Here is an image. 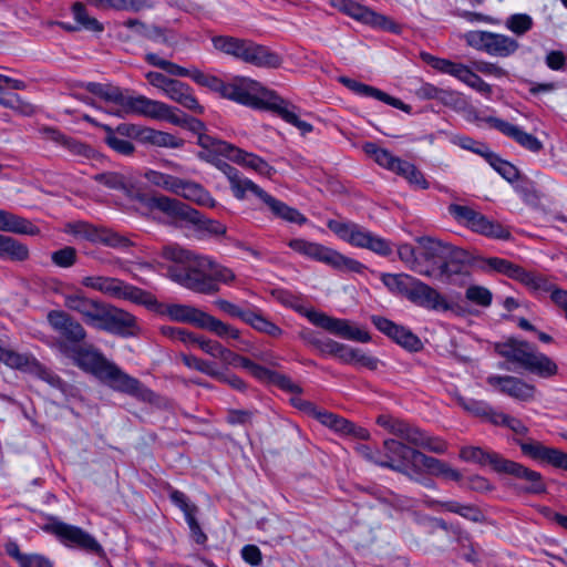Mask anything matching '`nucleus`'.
Returning a JSON list of instances; mask_svg holds the SVG:
<instances>
[{"instance_id":"c9c22d12","label":"nucleus","mask_w":567,"mask_h":567,"mask_svg":"<svg viewBox=\"0 0 567 567\" xmlns=\"http://www.w3.org/2000/svg\"><path fill=\"white\" fill-rule=\"evenodd\" d=\"M472 231L480 235L508 240L511 239V231L497 221L488 219L485 215L478 213L475 221L470 228Z\"/></svg>"},{"instance_id":"6e6552de","label":"nucleus","mask_w":567,"mask_h":567,"mask_svg":"<svg viewBox=\"0 0 567 567\" xmlns=\"http://www.w3.org/2000/svg\"><path fill=\"white\" fill-rule=\"evenodd\" d=\"M327 226L339 238L353 246L370 249L381 256H388L392 252L389 241L373 235L355 223L330 219Z\"/></svg>"},{"instance_id":"393cba45","label":"nucleus","mask_w":567,"mask_h":567,"mask_svg":"<svg viewBox=\"0 0 567 567\" xmlns=\"http://www.w3.org/2000/svg\"><path fill=\"white\" fill-rule=\"evenodd\" d=\"M340 82L358 95L377 99L388 105L402 110L406 113H409L411 110V106L403 103L400 99L393 97L374 86L358 82L347 76L340 78Z\"/></svg>"},{"instance_id":"e2e57ef3","label":"nucleus","mask_w":567,"mask_h":567,"mask_svg":"<svg viewBox=\"0 0 567 567\" xmlns=\"http://www.w3.org/2000/svg\"><path fill=\"white\" fill-rule=\"evenodd\" d=\"M455 399L458 405L475 416L484 417L489 412V404L485 401L466 399L460 394L455 395Z\"/></svg>"},{"instance_id":"4468645a","label":"nucleus","mask_w":567,"mask_h":567,"mask_svg":"<svg viewBox=\"0 0 567 567\" xmlns=\"http://www.w3.org/2000/svg\"><path fill=\"white\" fill-rule=\"evenodd\" d=\"M44 530L53 534L65 546L78 547L92 553L101 550V545L96 539L78 526L52 520L44 526Z\"/></svg>"},{"instance_id":"2eb2a0df","label":"nucleus","mask_w":567,"mask_h":567,"mask_svg":"<svg viewBox=\"0 0 567 567\" xmlns=\"http://www.w3.org/2000/svg\"><path fill=\"white\" fill-rule=\"evenodd\" d=\"M307 318L315 326L347 340L369 342L371 339L367 331L352 326L347 319L333 318L320 311H310Z\"/></svg>"},{"instance_id":"a878e982","label":"nucleus","mask_w":567,"mask_h":567,"mask_svg":"<svg viewBox=\"0 0 567 567\" xmlns=\"http://www.w3.org/2000/svg\"><path fill=\"white\" fill-rule=\"evenodd\" d=\"M495 350L508 362L525 369L535 347L523 340L508 339L505 342L497 343Z\"/></svg>"},{"instance_id":"c85d7f7f","label":"nucleus","mask_w":567,"mask_h":567,"mask_svg":"<svg viewBox=\"0 0 567 567\" xmlns=\"http://www.w3.org/2000/svg\"><path fill=\"white\" fill-rule=\"evenodd\" d=\"M460 457L465 462L480 464L482 466L489 465L495 472L502 473L507 458L501 454L483 450L478 446H465L460 451Z\"/></svg>"},{"instance_id":"052dcab7","label":"nucleus","mask_w":567,"mask_h":567,"mask_svg":"<svg viewBox=\"0 0 567 567\" xmlns=\"http://www.w3.org/2000/svg\"><path fill=\"white\" fill-rule=\"evenodd\" d=\"M209 277L217 288V292L219 291V284L230 285L236 279V275L230 268L219 265L215 260H213Z\"/></svg>"},{"instance_id":"13d9d810","label":"nucleus","mask_w":567,"mask_h":567,"mask_svg":"<svg viewBox=\"0 0 567 567\" xmlns=\"http://www.w3.org/2000/svg\"><path fill=\"white\" fill-rule=\"evenodd\" d=\"M523 285L534 291L549 292L550 296L553 295V290L557 289V286L548 278L533 271H527Z\"/></svg>"},{"instance_id":"e433bc0d","label":"nucleus","mask_w":567,"mask_h":567,"mask_svg":"<svg viewBox=\"0 0 567 567\" xmlns=\"http://www.w3.org/2000/svg\"><path fill=\"white\" fill-rule=\"evenodd\" d=\"M525 370L540 378L548 379L557 374V364L546 354L533 351Z\"/></svg>"},{"instance_id":"f03ea898","label":"nucleus","mask_w":567,"mask_h":567,"mask_svg":"<svg viewBox=\"0 0 567 567\" xmlns=\"http://www.w3.org/2000/svg\"><path fill=\"white\" fill-rule=\"evenodd\" d=\"M63 300L64 306L81 315L83 321L89 326L123 337L135 333L136 318L123 309L89 298L81 290L65 293Z\"/></svg>"},{"instance_id":"de8ad7c7","label":"nucleus","mask_w":567,"mask_h":567,"mask_svg":"<svg viewBox=\"0 0 567 567\" xmlns=\"http://www.w3.org/2000/svg\"><path fill=\"white\" fill-rule=\"evenodd\" d=\"M0 361L6 365L18 369L29 370L35 364V360L27 354L18 353L10 349H4L0 346Z\"/></svg>"},{"instance_id":"b1692460","label":"nucleus","mask_w":567,"mask_h":567,"mask_svg":"<svg viewBox=\"0 0 567 567\" xmlns=\"http://www.w3.org/2000/svg\"><path fill=\"white\" fill-rule=\"evenodd\" d=\"M502 474H508L516 478L526 481L527 485L522 488L528 494H542L546 492V485L542 474L524 466L520 463L507 460L503 467Z\"/></svg>"},{"instance_id":"7c9ffc66","label":"nucleus","mask_w":567,"mask_h":567,"mask_svg":"<svg viewBox=\"0 0 567 567\" xmlns=\"http://www.w3.org/2000/svg\"><path fill=\"white\" fill-rule=\"evenodd\" d=\"M228 158L246 168L252 169L262 176L270 177L276 171L260 156L248 153L241 148L233 146Z\"/></svg>"},{"instance_id":"c756f323","label":"nucleus","mask_w":567,"mask_h":567,"mask_svg":"<svg viewBox=\"0 0 567 567\" xmlns=\"http://www.w3.org/2000/svg\"><path fill=\"white\" fill-rule=\"evenodd\" d=\"M161 104V101L152 100L144 95L124 94L120 106L125 114H136L156 120Z\"/></svg>"},{"instance_id":"a18cd8bd","label":"nucleus","mask_w":567,"mask_h":567,"mask_svg":"<svg viewBox=\"0 0 567 567\" xmlns=\"http://www.w3.org/2000/svg\"><path fill=\"white\" fill-rule=\"evenodd\" d=\"M486 162L508 183H514L519 177V171L512 163L501 158L493 152L485 154Z\"/></svg>"},{"instance_id":"bf43d9fd","label":"nucleus","mask_w":567,"mask_h":567,"mask_svg":"<svg viewBox=\"0 0 567 567\" xmlns=\"http://www.w3.org/2000/svg\"><path fill=\"white\" fill-rule=\"evenodd\" d=\"M449 213L457 223L470 229L480 212H476L468 206L451 204L449 206Z\"/></svg>"},{"instance_id":"4c0bfd02","label":"nucleus","mask_w":567,"mask_h":567,"mask_svg":"<svg viewBox=\"0 0 567 567\" xmlns=\"http://www.w3.org/2000/svg\"><path fill=\"white\" fill-rule=\"evenodd\" d=\"M0 258L24 261L29 258V248L17 239L0 234Z\"/></svg>"},{"instance_id":"72a5a7b5","label":"nucleus","mask_w":567,"mask_h":567,"mask_svg":"<svg viewBox=\"0 0 567 567\" xmlns=\"http://www.w3.org/2000/svg\"><path fill=\"white\" fill-rule=\"evenodd\" d=\"M47 134L49 140L64 147L73 156L80 158H91L94 154L93 148H91L85 143L66 136L56 130L50 128L47 131Z\"/></svg>"},{"instance_id":"bb28decb","label":"nucleus","mask_w":567,"mask_h":567,"mask_svg":"<svg viewBox=\"0 0 567 567\" xmlns=\"http://www.w3.org/2000/svg\"><path fill=\"white\" fill-rule=\"evenodd\" d=\"M416 243L419 244V256L427 262L442 261L447 262L446 259L453 256V246L443 243L433 237H417Z\"/></svg>"},{"instance_id":"aec40b11","label":"nucleus","mask_w":567,"mask_h":567,"mask_svg":"<svg viewBox=\"0 0 567 567\" xmlns=\"http://www.w3.org/2000/svg\"><path fill=\"white\" fill-rule=\"evenodd\" d=\"M371 321L379 331L391 338L401 347L410 351H417L422 348L421 340L405 327L399 326L381 316H372Z\"/></svg>"},{"instance_id":"0eeeda50","label":"nucleus","mask_w":567,"mask_h":567,"mask_svg":"<svg viewBox=\"0 0 567 567\" xmlns=\"http://www.w3.org/2000/svg\"><path fill=\"white\" fill-rule=\"evenodd\" d=\"M377 423L389 433L400 437L409 444L427 450L436 454H443L446 451V443L440 437L427 435L420 427L408 423L404 420L389 414L379 415Z\"/></svg>"},{"instance_id":"9b49d317","label":"nucleus","mask_w":567,"mask_h":567,"mask_svg":"<svg viewBox=\"0 0 567 567\" xmlns=\"http://www.w3.org/2000/svg\"><path fill=\"white\" fill-rule=\"evenodd\" d=\"M464 38L470 47L494 56H509L519 48L518 41L514 38L489 31H470Z\"/></svg>"},{"instance_id":"5701e85b","label":"nucleus","mask_w":567,"mask_h":567,"mask_svg":"<svg viewBox=\"0 0 567 567\" xmlns=\"http://www.w3.org/2000/svg\"><path fill=\"white\" fill-rule=\"evenodd\" d=\"M155 313L166 316L172 321L190 323L200 328L206 312L190 305L159 302Z\"/></svg>"},{"instance_id":"3c124183","label":"nucleus","mask_w":567,"mask_h":567,"mask_svg":"<svg viewBox=\"0 0 567 567\" xmlns=\"http://www.w3.org/2000/svg\"><path fill=\"white\" fill-rule=\"evenodd\" d=\"M145 60L155 68H159L173 76H189L190 70L183 68L174 62L162 59L156 53H146Z\"/></svg>"},{"instance_id":"774afa93","label":"nucleus","mask_w":567,"mask_h":567,"mask_svg":"<svg viewBox=\"0 0 567 567\" xmlns=\"http://www.w3.org/2000/svg\"><path fill=\"white\" fill-rule=\"evenodd\" d=\"M78 259V252L74 247L66 246L62 249H59L56 251H53L51 254V260L52 262L61 268H70L72 267Z\"/></svg>"},{"instance_id":"9d476101","label":"nucleus","mask_w":567,"mask_h":567,"mask_svg":"<svg viewBox=\"0 0 567 567\" xmlns=\"http://www.w3.org/2000/svg\"><path fill=\"white\" fill-rule=\"evenodd\" d=\"M289 247L296 252L323 262L336 269H349L359 272L363 269V265L354 259L344 257L340 252L318 243L308 241L306 239L296 238L288 243Z\"/></svg>"},{"instance_id":"4be33fe9","label":"nucleus","mask_w":567,"mask_h":567,"mask_svg":"<svg viewBox=\"0 0 567 567\" xmlns=\"http://www.w3.org/2000/svg\"><path fill=\"white\" fill-rule=\"evenodd\" d=\"M486 121L494 128L507 137L513 138L517 144H519L525 150H528L529 152L538 153L544 147L543 143L536 136L523 131L520 127L514 124L493 116L488 117Z\"/></svg>"},{"instance_id":"603ef678","label":"nucleus","mask_w":567,"mask_h":567,"mask_svg":"<svg viewBox=\"0 0 567 567\" xmlns=\"http://www.w3.org/2000/svg\"><path fill=\"white\" fill-rule=\"evenodd\" d=\"M363 151L367 155L371 156L380 166L391 171L393 168V165L396 156L392 155L388 150L379 147L373 142H367L363 145Z\"/></svg>"},{"instance_id":"338daca9","label":"nucleus","mask_w":567,"mask_h":567,"mask_svg":"<svg viewBox=\"0 0 567 567\" xmlns=\"http://www.w3.org/2000/svg\"><path fill=\"white\" fill-rule=\"evenodd\" d=\"M365 24H369L371 27L379 28V29H382L384 31H389V32H392L395 34L401 32V27L395 21H393L389 17L380 14L373 10H371Z\"/></svg>"},{"instance_id":"5fc2aeb1","label":"nucleus","mask_w":567,"mask_h":567,"mask_svg":"<svg viewBox=\"0 0 567 567\" xmlns=\"http://www.w3.org/2000/svg\"><path fill=\"white\" fill-rule=\"evenodd\" d=\"M73 17L75 21L81 25V28L92 31V32H102L103 25L95 18L91 17L84 4L81 2H76L72 7Z\"/></svg>"},{"instance_id":"1a4fd4ad","label":"nucleus","mask_w":567,"mask_h":567,"mask_svg":"<svg viewBox=\"0 0 567 567\" xmlns=\"http://www.w3.org/2000/svg\"><path fill=\"white\" fill-rule=\"evenodd\" d=\"M147 205L150 208L196 224L212 235L219 236L226 233V226L221 223L205 218L198 210L167 196H153L148 199Z\"/></svg>"},{"instance_id":"864d4df0","label":"nucleus","mask_w":567,"mask_h":567,"mask_svg":"<svg viewBox=\"0 0 567 567\" xmlns=\"http://www.w3.org/2000/svg\"><path fill=\"white\" fill-rule=\"evenodd\" d=\"M534 25L533 18L527 13L511 14L506 21L505 27L517 37H522L532 30Z\"/></svg>"},{"instance_id":"f257e3e1","label":"nucleus","mask_w":567,"mask_h":567,"mask_svg":"<svg viewBox=\"0 0 567 567\" xmlns=\"http://www.w3.org/2000/svg\"><path fill=\"white\" fill-rule=\"evenodd\" d=\"M59 351L72 359L73 363L81 370L93 374L100 381L116 391L143 400L151 399L153 394L152 391L145 388L137 379L122 371L93 346H69L66 343H59Z\"/></svg>"},{"instance_id":"680f3d73","label":"nucleus","mask_w":567,"mask_h":567,"mask_svg":"<svg viewBox=\"0 0 567 567\" xmlns=\"http://www.w3.org/2000/svg\"><path fill=\"white\" fill-rule=\"evenodd\" d=\"M94 181L100 184H103L107 188L116 189V190H125L127 189V182L125 177L116 172H106L96 174L93 176Z\"/></svg>"},{"instance_id":"37998d69","label":"nucleus","mask_w":567,"mask_h":567,"mask_svg":"<svg viewBox=\"0 0 567 567\" xmlns=\"http://www.w3.org/2000/svg\"><path fill=\"white\" fill-rule=\"evenodd\" d=\"M315 417L324 426H328L336 432L342 434H350V432L354 431V424L350 421L341 417L334 413L328 411H315Z\"/></svg>"},{"instance_id":"cd10ccee","label":"nucleus","mask_w":567,"mask_h":567,"mask_svg":"<svg viewBox=\"0 0 567 567\" xmlns=\"http://www.w3.org/2000/svg\"><path fill=\"white\" fill-rule=\"evenodd\" d=\"M163 94L196 114L204 113V107L195 97L192 87L185 82L174 79Z\"/></svg>"},{"instance_id":"8fccbe9b","label":"nucleus","mask_w":567,"mask_h":567,"mask_svg":"<svg viewBox=\"0 0 567 567\" xmlns=\"http://www.w3.org/2000/svg\"><path fill=\"white\" fill-rule=\"evenodd\" d=\"M198 348L209 357L219 360L225 365L227 361L234 359V352L216 340L202 337Z\"/></svg>"},{"instance_id":"0e129e2a","label":"nucleus","mask_w":567,"mask_h":567,"mask_svg":"<svg viewBox=\"0 0 567 567\" xmlns=\"http://www.w3.org/2000/svg\"><path fill=\"white\" fill-rule=\"evenodd\" d=\"M106 131L105 142L112 150L122 155L133 154L135 147L130 141L116 135L110 127H107Z\"/></svg>"},{"instance_id":"69168bd1","label":"nucleus","mask_w":567,"mask_h":567,"mask_svg":"<svg viewBox=\"0 0 567 567\" xmlns=\"http://www.w3.org/2000/svg\"><path fill=\"white\" fill-rule=\"evenodd\" d=\"M194 82L202 86H206L214 92H221L224 83L220 79L215 75L205 74L198 69H192L189 76Z\"/></svg>"},{"instance_id":"6ab92c4d","label":"nucleus","mask_w":567,"mask_h":567,"mask_svg":"<svg viewBox=\"0 0 567 567\" xmlns=\"http://www.w3.org/2000/svg\"><path fill=\"white\" fill-rule=\"evenodd\" d=\"M524 455L557 468L567 471V453L550 446H546L537 441L515 440Z\"/></svg>"},{"instance_id":"2f4dec72","label":"nucleus","mask_w":567,"mask_h":567,"mask_svg":"<svg viewBox=\"0 0 567 567\" xmlns=\"http://www.w3.org/2000/svg\"><path fill=\"white\" fill-rule=\"evenodd\" d=\"M116 298L128 300L136 305L144 306L145 308L153 312H156L157 307H159V301L153 293L143 290L138 287L128 285L123 280L121 281Z\"/></svg>"},{"instance_id":"a19ab883","label":"nucleus","mask_w":567,"mask_h":567,"mask_svg":"<svg viewBox=\"0 0 567 567\" xmlns=\"http://www.w3.org/2000/svg\"><path fill=\"white\" fill-rule=\"evenodd\" d=\"M426 505L429 507H434L436 505H441L446 511H449L451 513H455L468 520L476 522V523L481 522L483 518L482 512L473 505H464V504H460L454 501H449V502L426 501Z\"/></svg>"},{"instance_id":"f8f14e48","label":"nucleus","mask_w":567,"mask_h":567,"mask_svg":"<svg viewBox=\"0 0 567 567\" xmlns=\"http://www.w3.org/2000/svg\"><path fill=\"white\" fill-rule=\"evenodd\" d=\"M398 255L412 271H415L425 277H435L437 280L451 284L454 281V276L461 274L462 267L460 265L443 262L437 270L424 267L416 250L410 244H402L398 248Z\"/></svg>"},{"instance_id":"6e6d98bb","label":"nucleus","mask_w":567,"mask_h":567,"mask_svg":"<svg viewBox=\"0 0 567 567\" xmlns=\"http://www.w3.org/2000/svg\"><path fill=\"white\" fill-rule=\"evenodd\" d=\"M182 362L188 368L196 370L209 377H219L217 374V367L214 362L197 358L193 354H181Z\"/></svg>"},{"instance_id":"4d7b16f0","label":"nucleus","mask_w":567,"mask_h":567,"mask_svg":"<svg viewBox=\"0 0 567 567\" xmlns=\"http://www.w3.org/2000/svg\"><path fill=\"white\" fill-rule=\"evenodd\" d=\"M197 143L200 147H203L212 153H215L218 155H224L227 158H228V153H230V151L234 146L227 142L215 138V137L206 134L205 132L200 133V135L197 137Z\"/></svg>"},{"instance_id":"f704fd0d","label":"nucleus","mask_w":567,"mask_h":567,"mask_svg":"<svg viewBox=\"0 0 567 567\" xmlns=\"http://www.w3.org/2000/svg\"><path fill=\"white\" fill-rule=\"evenodd\" d=\"M178 186L176 195L182 196L187 200L195 202L200 206H215L214 198L202 185L181 178Z\"/></svg>"},{"instance_id":"7ed1b4c3","label":"nucleus","mask_w":567,"mask_h":567,"mask_svg":"<svg viewBox=\"0 0 567 567\" xmlns=\"http://www.w3.org/2000/svg\"><path fill=\"white\" fill-rule=\"evenodd\" d=\"M220 95L246 106L261 109L264 97H269L267 107L276 112L284 121L297 127L302 134L312 132L313 126L299 118L297 107L276 96L259 82L245 76H237L229 83H224Z\"/></svg>"},{"instance_id":"473e14b6","label":"nucleus","mask_w":567,"mask_h":567,"mask_svg":"<svg viewBox=\"0 0 567 567\" xmlns=\"http://www.w3.org/2000/svg\"><path fill=\"white\" fill-rule=\"evenodd\" d=\"M0 230L31 236L40 231L30 220L4 209H0Z\"/></svg>"},{"instance_id":"79ce46f5","label":"nucleus","mask_w":567,"mask_h":567,"mask_svg":"<svg viewBox=\"0 0 567 567\" xmlns=\"http://www.w3.org/2000/svg\"><path fill=\"white\" fill-rule=\"evenodd\" d=\"M202 329H206L219 338H230L238 340L240 338V332L238 329L234 328L233 326L225 323L220 321L219 319L213 317L209 313H205L204 319L200 324Z\"/></svg>"},{"instance_id":"09e8293b","label":"nucleus","mask_w":567,"mask_h":567,"mask_svg":"<svg viewBox=\"0 0 567 567\" xmlns=\"http://www.w3.org/2000/svg\"><path fill=\"white\" fill-rule=\"evenodd\" d=\"M145 179L153 186L176 194L181 178L158 171L148 169L144 174Z\"/></svg>"},{"instance_id":"a211bd4d","label":"nucleus","mask_w":567,"mask_h":567,"mask_svg":"<svg viewBox=\"0 0 567 567\" xmlns=\"http://www.w3.org/2000/svg\"><path fill=\"white\" fill-rule=\"evenodd\" d=\"M384 461H375L381 466L412 476L408 473L416 449L401 441L388 439L383 442Z\"/></svg>"},{"instance_id":"20e7f679","label":"nucleus","mask_w":567,"mask_h":567,"mask_svg":"<svg viewBox=\"0 0 567 567\" xmlns=\"http://www.w3.org/2000/svg\"><path fill=\"white\" fill-rule=\"evenodd\" d=\"M163 257L178 266L168 268V277L176 284L197 293L214 295L217 288L210 280L213 259L178 246H167Z\"/></svg>"},{"instance_id":"39448f33","label":"nucleus","mask_w":567,"mask_h":567,"mask_svg":"<svg viewBox=\"0 0 567 567\" xmlns=\"http://www.w3.org/2000/svg\"><path fill=\"white\" fill-rule=\"evenodd\" d=\"M212 42L216 50L257 68L278 69L284 62L277 52L248 39L217 35Z\"/></svg>"},{"instance_id":"dca6fc26","label":"nucleus","mask_w":567,"mask_h":567,"mask_svg":"<svg viewBox=\"0 0 567 567\" xmlns=\"http://www.w3.org/2000/svg\"><path fill=\"white\" fill-rule=\"evenodd\" d=\"M47 319L51 328L61 337L56 342L58 348L59 343L80 346L86 338V331L83 326L65 311L51 310L48 312Z\"/></svg>"},{"instance_id":"ea45409f","label":"nucleus","mask_w":567,"mask_h":567,"mask_svg":"<svg viewBox=\"0 0 567 567\" xmlns=\"http://www.w3.org/2000/svg\"><path fill=\"white\" fill-rule=\"evenodd\" d=\"M416 278L406 274H383L381 280L392 292L409 298L410 291Z\"/></svg>"},{"instance_id":"58836bf2","label":"nucleus","mask_w":567,"mask_h":567,"mask_svg":"<svg viewBox=\"0 0 567 567\" xmlns=\"http://www.w3.org/2000/svg\"><path fill=\"white\" fill-rule=\"evenodd\" d=\"M121 279L105 276H85L81 280V285L85 288H90L100 291L112 298H116Z\"/></svg>"},{"instance_id":"423d86ee","label":"nucleus","mask_w":567,"mask_h":567,"mask_svg":"<svg viewBox=\"0 0 567 567\" xmlns=\"http://www.w3.org/2000/svg\"><path fill=\"white\" fill-rule=\"evenodd\" d=\"M224 173L228 178L230 189L237 199H244L247 193H251L267 205L276 217L298 225H302L307 221V218L298 209L272 197L252 181L241 176L235 167L226 165Z\"/></svg>"},{"instance_id":"f3484780","label":"nucleus","mask_w":567,"mask_h":567,"mask_svg":"<svg viewBox=\"0 0 567 567\" xmlns=\"http://www.w3.org/2000/svg\"><path fill=\"white\" fill-rule=\"evenodd\" d=\"M486 382L493 389L519 402H529L535 398L536 388L517 377L493 374L487 377Z\"/></svg>"},{"instance_id":"49530a36","label":"nucleus","mask_w":567,"mask_h":567,"mask_svg":"<svg viewBox=\"0 0 567 567\" xmlns=\"http://www.w3.org/2000/svg\"><path fill=\"white\" fill-rule=\"evenodd\" d=\"M245 323L251 326L255 330L274 338H278L282 334V330L277 324L265 318L260 312L249 310L245 318Z\"/></svg>"},{"instance_id":"c03bdc74","label":"nucleus","mask_w":567,"mask_h":567,"mask_svg":"<svg viewBox=\"0 0 567 567\" xmlns=\"http://www.w3.org/2000/svg\"><path fill=\"white\" fill-rule=\"evenodd\" d=\"M84 87L90 93L101 97L106 102H113L117 105H121L123 100V92L118 86H114L111 84H102L96 82H87L84 84Z\"/></svg>"},{"instance_id":"412c9836","label":"nucleus","mask_w":567,"mask_h":567,"mask_svg":"<svg viewBox=\"0 0 567 567\" xmlns=\"http://www.w3.org/2000/svg\"><path fill=\"white\" fill-rule=\"evenodd\" d=\"M408 299L416 306L430 310L447 311L451 309L443 295L419 279H415Z\"/></svg>"},{"instance_id":"ddd939ff","label":"nucleus","mask_w":567,"mask_h":567,"mask_svg":"<svg viewBox=\"0 0 567 567\" xmlns=\"http://www.w3.org/2000/svg\"><path fill=\"white\" fill-rule=\"evenodd\" d=\"M63 231L75 239L93 244H103L110 247H125L128 240L107 228H97L86 221H73L64 225Z\"/></svg>"}]
</instances>
